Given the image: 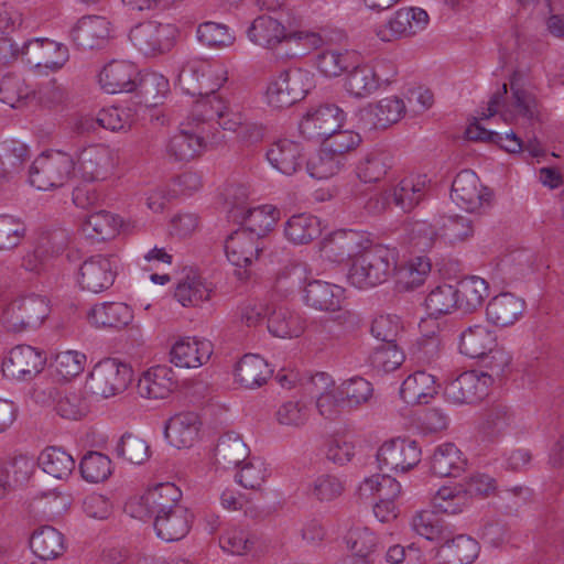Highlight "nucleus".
I'll use <instances>...</instances> for the list:
<instances>
[{
    "label": "nucleus",
    "mask_w": 564,
    "mask_h": 564,
    "mask_svg": "<svg viewBox=\"0 0 564 564\" xmlns=\"http://www.w3.org/2000/svg\"><path fill=\"white\" fill-rule=\"evenodd\" d=\"M397 267V250L377 245L354 258L347 278L358 289H370L387 282Z\"/></svg>",
    "instance_id": "f257e3e1"
},
{
    "label": "nucleus",
    "mask_w": 564,
    "mask_h": 564,
    "mask_svg": "<svg viewBox=\"0 0 564 564\" xmlns=\"http://www.w3.org/2000/svg\"><path fill=\"white\" fill-rule=\"evenodd\" d=\"M75 175V159L63 151L41 153L29 167V183L40 191L64 186Z\"/></svg>",
    "instance_id": "f03ea898"
},
{
    "label": "nucleus",
    "mask_w": 564,
    "mask_h": 564,
    "mask_svg": "<svg viewBox=\"0 0 564 564\" xmlns=\"http://www.w3.org/2000/svg\"><path fill=\"white\" fill-rule=\"evenodd\" d=\"M50 314L46 297L36 294L21 296L10 302L2 312V323L12 333L37 328Z\"/></svg>",
    "instance_id": "7ed1b4c3"
},
{
    "label": "nucleus",
    "mask_w": 564,
    "mask_h": 564,
    "mask_svg": "<svg viewBox=\"0 0 564 564\" xmlns=\"http://www.w3.org/2000/svg\"><path fill=\"white\" fill-rule=\"evenodd\" d=\"M248 37L253 43L263 47L272 48L282 41H304L313 48H318L324 44V39L319 33L295 31L285 32L284 25L271 15H260L253 20L248 29Z\"/></svg>",
    "instance_id": "20e7f679"
},
{
    "label": "nucleus",
    "mask_w": 564,
    "mask_h": 564,
    "mask_svg": "<svg viewBox=\"0 0 564 564\" xmlns=\"http://www.w3.org/2000/svg\"><path fill=\"white\" fill-rule=\"evenodd\" d=\"M133 378L132 368L115 358H106L93 368L87 387L93 394L110 398L127 390Z\"/></svg>",
    "instance_id": "39448f33"
},
{
    "label": "nucleus",
    "mask_w": 564,
    "mask_h": 564,
    "mask_svg": "<svg viewBox=\"0 0 564 564\" xmlns=\"http://www.w3.org/2000/svg\"><path fill=\"white\" fill-rule=\"evenodd\" d=\"M311 88L310 73L301 68L282 70L267 88L269 104L275 108H288L302 100Z\"/></svg>",
    "instance_id": "423d86ee"
},
{
    "label": "nucleus",
    "mask_w": 564,
    "mask_h": 564,
    "mask_svg": "<svg viewBox=\"0 0 564 564\" xmlns=\"http://www.w3.org/2000/svg\"><path fill=\"white\" fill-rule=\"evenodd\" d=\"M451 197L468 213H485L492 205L494 193L480 184L474 171L463 170L452 183Z\"/></svg>",
    "instance_id": "0eeeda50"
},
{
    "label": "nucleus",
    "mask_w": 564,
    "mask_h": 564,
    "mask_svg": "<svg viewBox=\"0 0 564 564\" xmlns=\"http://www.w3.org/2000/svg\"><path fill=\"white\" fill-rule=\"evenodd\" d=\"M376 457L381 470L405 473L420 463L421 448L416 441L399 437L384 442Z\"/></svg>",
    "instance_id": "6e6552de"
},
{
    "label": "nucleus",
    "mask_w": 564,
    "mask_h": 564,
    "mask_svg": "<svg viewBox=\"0 0 564 564\" xmlns=\"http://www.w3.org/2000/svg\"><path fill=\"white\" fill-rule=\"evenodd\" d=\"M240 202L234 203L232 208L229 210V218L232 221H240L242 228L240 231H248L249 237L254 240L261 241L262 238L271 231L276 224V216L279 212L272 206H263L259 208H246L243 199L247 197L245 189L241 187Z\"/></svg>",
    "instance_id": "1a4fd4ad"
},
{
    "label": "nucleus",
    "mask_w": 564,
    "mask_h": 564,
    "mask_svg": "<svg viewBox=\"0 0 564 564\" xmlns=\"http://www.w3.org/2000/svg\"><path fill=\"white\" fill-rule=\"evenodd\" d=\"M344 111L334 104L310 109L300 122L301 134L307 140H324L343 126Z\"/></svg>",
    "instance_id": "9d476101"
},
{
    "label": "nucleus",
    "mask_w": 564,
    "mask_h": 564,
    "mask_svg": "<svg viewBox=\"0 0 564 564\" xmlns=\"http://www.w3.org/2000/svg\"><path fill=\"white\" fill-rule=\"evenodd\" d=\"M226 82L227 77L223 73L209 72L206 75L197 62L187 63L178 72L182 90L192 97H199L197 100L212 99Z\"/></svg>",
    "instance_id": "9b49d317"
},
{
    "label": "nucleus",
    "mask_w": 564,
    "mask_h": 564,
    "mask_svg": "<svg viewBox=\"0 0 564 564\" xmlns=\"http://www.w3.org/2000/svg\"><path fill=\"white\" fill-rule=\"evenodd\" d=\"M113 254H96L86 259L79 268L78 283L83 290L99 293L109 289L117 274Z\"/></svg>",
    "instance_id": "f8f14e48"
},
{
    "label": "nucleus",
    "mask_w": 564,
    "mask_h": 564,
    "mask_svg": "<svg viewBox=\"0 0 564 564\" xmlns=\"http://www.w3.org/2000/svg\"><path fill=\"white\" fill-rule=\"evenodd\" d=\"M22 59L36 67L52 70L59 69L68 61V48L61 43L48 40L33 39L20 46Z\"/></svg>",
    "instance_id": "ddd939ff"
},
{
    "label": "nucleus",
    "mask_w": 564,
    "mask_h": 564,
    "mask_svg": "<svg viewBox=\"0 0 564 564\" xmlns=\"http://www.w3.org/2000/svg\"><path fill=\"white\" fill-rule=\"evenodd\" d=\"M44 354L29 345L13 347L2 361V372L11 379H30L44 368Z\"/></svg>",
    "instance_id": "4468645a"
},
{
    "label": "nucleus",
    "mask_w": 564,
    "mask_h": 564,
    "mask_svg": "<svg viewBox=\"0 0 564 564\" xmlns=\"http://www.w3.org/2000/svg\"><path fill=\"white\" fill-rule=\"evenodd\" d=\"M429 23V15L421 8H402L394 13L387 24L377 29V36L383 42H391L400 37L411 36L424 30Z\"/></svg>",
    "instance_id": "2eb2a0df"
},
{
    "label": "nucleus",
    "mask_w": 564,
    "mask_h": 564,
    "mask_svg": "<svg viewBox=\"0 0 564 564\" xmlns=\"http://www.w3.org/2000/svg\"><path fill=\"white\" fill-rule=\"evenodd\" d=\"M489 387V379H485L476 370H470L448 382L445 387V395L457 404H474L488 395Z\"/></svg>",
    "instance_id": "dca6fc26"
},
{
    "label": "nucleus",
    "mask_w": 564,
    "mask_h": 564,
    "mask_svg": "<svg viewBox=\"0 0 564 564\" xmlns=\"http://www.w3.org/2000/svg\"><path fill=\"white\" fill-rule=\"evenodd\" d=\"M264 246L261 241L249 237L248 231L236 230L227 237L225 241V252L231 264L238 267L236 274L240 280L248 278L247 268L252 263L253 259L259 256Z\"/></svg>",
    "instance_id": "f3484780"
},
{
    "label": "nucleus",
    "mask_w": 564,
    "mask_h": 564,
    "mask_svg": "<svg viewBox=\"0 0 564 564\" xmlns=\"http://www.w3.org/2000/svg\"><path fill=\"white\" fill-rule=\"evenodd\" d=\"M110 150L102 145H90L76 155L75 173L86 182L105 180L111 169Z\"/></svg>",
    "instance_id": "a211bd4d"
},
{
    "label": "nucleus",
    "mask_w": 564,
    "mask_h": 564,
    "mask_svg": "<svg viewBox=\"0 0 564 564\" xmlns=\"http://www.w3.org/2000/svg\"><path fill=\"white\" fill-rule=\"evenodd\" d=\"M194 116L205 122L217 117L219 127L232 132H237L245 121L242 113L235 111L227 100L217 94L212 99L195 100Z\"/></svg>",
    "instance_id": "6ab92c4d"
},
{
    "label": "nucleus",
    "mask_w": 564,
    "mask_h": 564,
    "mask_svg": "<svg viewBox=\"0 0 564 564\" xmlns=\"http://www.w3.org/2000/svg\"><path fill=\"white\" fill-rule=\"evenodd\" d=\"M109 22L101 17H83L70 30V39L79 50L101 48L109 37Z\"/></svg>",
    "instance_id": "aec40b11"
},
{
    "label": "nucleus",
    "mask_w": 564,
    "mask_h": 564,
    "mask_svg": "<svg viewBox=\"0 0 564 564\" xmlns=\"http://www.w3.org/2000/svg\"><path fill=\"white\" fill-rule=\"evenodd\" d=\"M206 122L196 119L194 106L185 122L178 127V161H191L199 158L205 151L204 133Z\"/></svg>",
    "instance_id": "412c9836"
},
{
    "label": "nucleus",
    "mask_w": 564,
    "mask_h": 564,
    "mask_svg": "<svg viewBox=\"0 0 564 564\" xmlns=\"http://www.w3.org/2000/svg\"><path fill=\"white\" fill-rule=\"evenodd\" d=\"M132 93L134 104L145 109L163 104L170 93L167 78L155 72H139Z\"/></svg>",
    "instance_id": "4be33fe9"
},
{
    "label": "nucleus",
    "mask_w": 564,
    "mask_h": 564,
    "mask_svg": "<svg viewBox=\"0 0 564 564\" xmlns=\"http://www.w3.org/2000/svg\"><path fill=\"white\" fill-rule=\"evenodd\" d=\"M137 389L142 398H169L176 389L175 373L171 367L158 365L143 372Z\"/></svg>",
    "instance_id": "5701e85b"
},
{
    "label": "nucleus",
    "mask_w": 564,
    "mask_h": 564,
    "mask_svg": "<svg viewBox=\"0 0 564 564\" xmlns=\"http://www.w3.org/2000/svg\"><path fill=\"white\" fill-rule=\"evenodd\" d=\"M265 155L269 163L285 175L296 173L306 161L302 144L289 139L272 143Z\"/></svg>",
    "instance_id": "b1692460"
},
{
    "label": "nucleus",
    "mask_w": 564,
    "mask_h": 564,
    "mask_svg": "<svg viewBox=\"0 0 564 564\" xmlns=\"http://www.w3.org/2000/svg\"><path fill=\"white\" fill-rule=\"evenodd\" d=\"M139 72L133 63L112 61L99 74V83L108 94L132 93Z\"/></svg>",
    "instance_id": "393cba45"
},
{
    "label": "nucleus",
    "mask_w": 564,
    "mask_h": 564,
    "mask_svg": "<svg viewBox=\"0 0 564 564\" xmlns=\"http://www.w3.org/2000/svg\"><path fill=\"white\" fill-rule=\"evenodd\" d=\"M212 289L206 280L193 267H184L178 272V304L184 307H197L209 300Z\"/></svg>",
    "instance_id": "a878e982"
},
{
    "label": "nucleus",
    "mask_w": 564,
    "mask_h": 564,
    "mask_svg": "<svg viewBox=\"0 0 564 564\" xmlns=\"http://www.w3.org/2000/svg\"><path fill=\"white\" fill-rule=\"evenodd\" d=\"M167 25L153 22L141 23L134 26L129 34L133 46L147 56L164 53L174 45L166 39L162 42V35L166 34Z\"/></svg>",
    "instance_id": "bb28decb"
},
{
    "label": "nucleus",
    "mask_w": 564,
    "mask_h": 564,
    "mask_svg": "<svg viewBox=\"0 0 564 564\" xmlns=\"http://www.w3.org/2000/svg\"><path fill=\"white\" fill-rule=\"evenodd\" d=\"M344 289L321 280H314L304 288V302L317 311H340Z\"/></svg>",
    "instance_id": "cd10ccee"
},
{
    "label": "nucleus",
    "mask_w": 564,
    "mask_h": 564,
    "mask_svg": "<svg viewBox=\"0 0 564 564\" xmlns=\"http://www.w3.org/2000/svg\"><path fill=\"white\" fill-rule=\"evenodd\" d=\"M525 303L522 299L509 292L494 296L487 304V319L496 326L513 325L522 315Z\"/></svg>",
    "instance_id": "c85d7f7f"
},
{
    "label": "nucleus",
    "mask_w": 564,
    "mask_h": 564,
    "mask_svg": "<svg viewBox=\"0 0 564 564\" xmlns=\"http://www.w3.org/2000/svg\"><path fill=\"white\" fill-rule=\"evenodd\" d=\"M479 544L469 535L448 536L437 551L442 564H470L478 556Z\"/></svg>",
    "instance_id": "c756f323"
},
{
    "label": "nucleus",
    "mask_w": 564,
    "mask_h": 564,
    "mask_svg": "<svg viewBox=\"0 0 564 564\" xmlns=\"http://www.w3.org/2000/svg\"><path fill=\"white\" fill-rule=\"evenodd\" d=\"M96 327L123 328L133 318L131 308L121 302H104L90 307L86 314Z\"/></svg>",
    "instance_id": "7c9ffc66"
},
{
    "label": "nucleus",
    "mask_w": 564,
    "mask_h": 564,
    "mask_svg": "<svg viewBox=\"0 0 564 564\" xmlns=\"http://www.w3.org/2000/svg\"><path fill=\"white\" fill-rule=\"evenodd\" d=\"M430 180L426 175L410 176L401 180L389 189L392 202L404 213L411 212L425 197Z\"/></svg>",
    "instance_id": "2f4dec72"
},
{
    "label": "nucleus",
    "mask_w": 564,
    "mask_h": 564,
    "mask_svg": "<svg viewBox=\"0 0 564 564\" xmlns=\"http://www.w3.org/2000/svg\"><path fill=\"white\" fill-rule=\"evenodd\" d=\"M390 82V77L382 78L372 66L362 64L354 66L348 73L345 87L350 95L365 98L377 91L382 84Z\"/></svg>",
    "instance_id": "473e14b6"
},
{
    "label": "nucleus",
    "mask_w": 564,
    "mask_h": 564,
    "mask_svg": "<svg viewBox=\"0 0 564 564\" xmlns=\"http://www.w3.org/2000/svg\"><path fill=\"white\" fill-rule=\"evenodd\" d=\"M273 369L259 355L247 354L235 369L236 381L247 389L261 387L271 378Z\"/></svg>",
    "instance_id": "72a5a7b5"
},
{
    "label": "nucleus",
    "mask_w": 564,
    "mask_h": 564,
    "mask_svg": "<svg viewBox=\"0 0 564 564\" xmlns=\"http://www.w3.org/2000/svg\"><path fill=\"white\" fill-rule=\"evenodd\" d=\"M458 310L473 313L482 306L489 295L488 282L477 275L465 276L455 286Z\"/></svg>",
    "instance_id": "f704fd0d"
},
{
    "label": "nucleus",
    "mask_w": 564,
    "mask_h": 564,
    "mask_svg": "<svg viewBox=\"0 0 564 564\" xmlns=\"http://www.w3.org/2000/svg\"><path fill=\"white\" fill-rule=\"evenodd\" d=\"M174 484H159L153 490L143 496L132 497L124 505V511L132 518L147 520L159 509V503L165 498V494H175Z\"/></svg>",
    "instance_id": "c9c22d12"
},
{
    "label": "nucleus",
    "mask_w": 564,
    "mask_h": 564,
    "mask_svg": "<svg viewBox=\"0 0 564 564\" xmlns=\"http://www.w3.org/2000/svg\"><path fill=\"white\" fill-rule=\"evenodd\" d=\"M268 329L279 338L299 337L305 329V322L297 313L279 305L270 310Z\"/></svg>",
    "instance_id": "e433bc0d"
},
{
    "label": "nucleus",
    "mask_w": 564,
    "mask_h": 564,
    "mask_svg": "<svg viewBox=\"0 0 564 564\" xmlns=\"http://www.w3.org/2000/svg\"><path fill=\"white\" fill-rule=\"evenodd\" d=\"M466 459L453 443H445L436 447L431 458V470L438 477H457L466 467Z\"/></svg>",
    "instance_id": "4c0bfd02"
},
{
    "label": "nucleus",
    "mask_w": 564,
    "mask_h": 564,
    "mask_svg": "<svg viewBox=\"0 0 564 564\" xmlns=\"http://www.w3.org/2000/svg\"><path fill=\"white\" fill-rule=\"evenodd\" d=\"M436 393L435 379L425 371L410 375L401 384L400 397L408 404H426Z\"/></svg>",
    "instance_id": "58836bf2"
},
{
    "label": "nucleus",
    "mask_w": 564,
    "mask_h": 564,
    "mask_svg": "<svg viewBox=\"0 0 564 564\" xmlns=\"http://www.w3.org/2000/svg\"><path fill=\"white\" fill-rule=\"evenodd\" d=\"M321 234V220L307 213L291 216L284 225V236L294 245H307Z\"/></svg>",
    "instance_id": "ea45409f"
},
{
    "label": "nucleus",
    "mask_w": 564,
    "mask_h": 564,
    "mask_svg": "<svg viewBox=\"0 0 564 564\" xmlns=\"http://www.w3.org/2000/svg\"><path fill=\"white\" fill-rule=\"evenodd\" d=\"M249 448L240 435L229 432L219 437L215 459L223 468H236L246 463Z\"/></svg>",
    "instance_id": "a19ab883"
},
{
    "label": "nucleus",
    "mask_w": 564,
    "mask_h": 564,
    "mask_svg": "<svg viewBox=\"0 0 564 564\" xmlns=\"http://www.w3.org/2000/svg\"><path fill=\"white\" fill-rule=\"evenodd\" d=\"M392 165L393 156L388 151L373 149L359 160L356 174L365 183H377L386 176Z\"/></svg>",
    "instance_id": "79ce46f5"
},
{
    "label": "nucleus",
    "mask_w": 564,
    "mask_h": 564,
    "mask_svg": "<svg viewBox=\"0 0 564 564\" xmlns=\"http://www.w3.org/2000/svg\"><path fill=\"white\" fill-rule=\"evenodd\" d=\"M358 234L352 230H337L326 236L321 242V251L326 258L341 262L357 252Z\"/></svg>",
    "instance_id": "37998d69"
},
{
    "label": "nucleus",
    "mask_w": 564,
    "mask_h": 564,
    "mask_svg": "<svg viewBox=\"0 0 564 564\" xmlns=\"http://www.w3.org/2000/svg\"><path fill=\"white\" fill-rule=\"evenodd\" d=\"M496 343L497 337L492 330L484 325H474L460 334L459 350L470 358H477L491 350Z\"/></svg>",
    "instance_id": "c03bdc74"
},
{
    "label": "nucleus",
    "mask_w": 564,
    "mask_h": 564,
    "mask_svg": "<svg viewBox=\"0 0 564 564\" xmlns=\"http://www.w3.org/2000/svg\"><path fill=\"white\" fill-rule=\"evenodd\" d=\"M30 546L39 558H57L65 551L64 536L55 528L43 525L31 535Z\"/></svg>",
    "instance_id": "a18cd8bd"
},
{
    "label": "nucleus",
    "mask_w": 564,
    "mask_h": 564,
    "mask_svg": "<svg viewBox=\"0 0 564 564\" xmlns=\"http://www.w3.org/2000/svg\"><path fill=\"white\" fill-rule=\"evenodd\" d=\"M43 471L56 479H66L75 469V459L61 447L48 446L39 456Z\"/></svg>",
    "instance_id": "49530a36"
},
{
    "label": "nucleus",
    "mask_w": 564,
    "mask_h": 564,
    "mask_svg": "<svg viewBox=\"0 0 564 564\" xmlns=\"http://www.w3.org/2000/svg\"><path fill=\"white\" fill-rule=\"evenodd\" d=\"M121 224L118 216L107 210H98L86 218L83 230L91 239L106 241L118 234Z\"/></svg>",
    "instance_id": "de8ad7c7"
},
{
    "label": "nucleus",
    "mask_w": 564,
    "mask_h": 564,
    "mask_svg": "<svg viewBox=\"0 0 564 564\" xmlns=\"http://www.w3.org/2000/svg\"><path fill=\"white\" fill-rule=\"evenodd\" d=\"M212 355V344L196 337L178 338V368H198Z\"/></svg>",
    "instance_id": "09e8293b"
},
{
    "label": "nucleus",
    "mask_w": 564,
    "mask_h": 564,
    "mask_svg": "<svg viewBox=\"0 0 564 564\" xmlns=\"http://www.w3.org/2000/svg\"><path fill=\"white\" fill-rule=\"evenodd\" d=\"M533 254L525 250L505 256L497 264V274L506 283L518 281L532 272Z\"/></svg>",
    "instance_id": "8fccbe9b"
},
{
    "label": "nucleus",
    "mask_w": 564,
    "mask_h": 564,
    "mask_svg": "<svg viewBox=\"0 0 564 564\" xmlns=\"http://www.w3.org/2000/svg\"><path fill=\"white\" fill-rule=\"evenodd\" d=\"M116 453L131 464L142 465L150 459L151 447L139 433L126 432L116 446Z\"/></svg>",
    "instance_id": "3c124183"
},
{
    "label": "nucleus",
    "mask_w": 564,
    "mask_h": 564,
    "mask_svg": "<svg viewBox=\"0 0 564 564\" xmlns=\"http://www.w3.org/2000/svg\"><path fill=\"white\" fill-rule=\"evenodd\" d=\"M32 97H35V90L31 89L23 78L8 74L0 80V101L11 108L28 105Z\"/></svg>",
    "instance_id": "603ef678"
},
{
    "label": "nucleus",
    "mask_w": 564,
    "mask_h": 564,
    "mask_svg": "<svg viewBox=\"0 0 564 564\" xmlns=\"http://www.w3.org/2000/svg\"><path fill=\"white\" fill-rule=\"evenodd\" d=\"M176 508L175 494H165V498L162 503H159L156 516L153 522V527L156 536L166 542H173L176 540V521L174 520V510Z\"/></svg>",
    "instance_id": "864d4df0"
},
{
    "label": "nucleus",
    "mask_w": 564,
    "mask_h": 564,
    "mask_svg": "<svg viewBox=\"0 0 564 564\" xmlns=\"http://www.w3.org/2000/svg\"><path fill=\"white\" fill-rule=\"evenodd\" d=\"M413 529L417 534L429 541H445L451 536L445 521L434 511H421L412 521Z\"/></svg>",
    "instance_id": "5fc2aeb1"
},
{
    "label": "nucleus",
    "mask_w": 564,
    "mask_h": 564,
    "mask_svg": "<svg viewBox=\"0 0 564 564\" xmlns=\"http://www.w3.org/2000/svg\"><path fill=\"white\" fill-rule=\"evenodd\" d=\"M513 420L514 415L510 408L497 402L484 412L480 430L489 437H497L512 424Z\"/></svg>",
    "instance_id": "6e6d98bb"
},
{
    "label": "nucleus",
    "mask_w": 564,
    "mask_h": 564,
    "mask_svg": "<svg viewBox=\"0 0 564 564\" xmlns=\"http://www.w3.org/2000/svg\"><path fill=\"white\" fill-rule=\"evenodd\" d=\"M430 316L440 317L458 310L455 286L442 284L432 290L425 299Z\"/></svg>",
    "instance_id": "4d7b16f0"
},
{
    "label": "nucleus",
    "mask_w": 564,
    "mask_h": 564,
    "mask_svg": "<svg viewBox=\"0 0 564 564\" xmlns=\"http://www.w3.org/2000/svg\"><path fill=\"white\" fill-rule=\"evenodd\" d=\"M478 358L481 360V367L485 369L479 373L485 379H489V386L496 380L501 381L511 364L509 352L503 348H498L497 345L491 350H487L486 355Z\"/></svg>",
    "instance_id": "13d9d810"
},
{
    "label": "nucleus",
    "mask_w": 564,
    "mask_h": 564,
    "mask_svg": "<svg viewBox=\"0 0 564 564\" xmlns=\"http://www.w3.org/2000/svg\"><path fill=\"white\" fill-rule=\"evenodd\" d=\"M79 471L83 478L89 482L104 481L111 474V460L102 453L88 452L79 463Z\"/></svg>",
    "instance_id": "bf43d9fd"
},
{
    "label": "nucleus",
    "mask_w": 564,
    "mask_h": 564,
    "mask_svg": "<svg viewBox=\"0 0 564 564\" xmlns=\"http://www.w3.org/2000/svg\"><path fill=\"white\" fill-rule=\"evenodd\" d=\"M351 54L347 51L324 50L316 55L315 65L326 77H337L351 66Z\"/></svg>",
    "instance_id": "052dcab7"
},
{
    "label": "nucleus",
    "mask_w": 564,
    "mask_h": 564,
    "mask_svg": "<svg viewBox=\"0 0 564 564\" xmlns=\"http://www.w3.org/2000/svg\"><path fill=\"white\" fill-rule=\"evenodd\" d=\"M408 243L420 252L430 250L438 231L425 220L410 221L404 225Z\"/></svg>",
    "instance_id": "680f3d73"
},
{
    "label": "nucleus",
    "mask_w": 564,
    "mask_h": 564,
    "mask_svg": "<svg viewBox=\"0 0 564 564\" xmlns=\"http://www.w3.org/2000/svg\"><path fill=\"white\" fill-rule=\"evenodd\" d=\"M343 164L339 156L334 155L322 145L318 153L306 161V169L312 177L326 180L337 174Z\"/></svg>",
    "instance_id": "e2e57ef3"
},
{
    "label": "nucleus",
    "mask_w": 564,
    "mask_h": 564,
    "mask_svg": "<svg viewBox=\"0 0 564 564\" xmlns=\"http://www.w3.org/2000/svg\"><path fill=\"white\" fill-rule=\"evenodd\" d=\"M360 490L377 494L378 499L388 501V507H391V501L394 502L401 494V485L390 475H373L365 479Z\"/></svg>",
    "instance_id": "0e129e2a"
},
{
    "label": "nucleus",
    "mask_w": 564,
    "mask_h": 564,
    "mask_svg": "<svg viewBox=\"0 0 564 564\" xmlns=\"http://www.w3.org/2000/svg\"><path fill=\"white\" fill-rule=\"evenodd\" d=\"M362 139L359 133L350 130H339L327 135L323 141L322 145L325 150L332 152L334 155L339 156L341 161L345 159V154L355 150Z\"/></svg>",
    "instance_id": "69168bd1"
},
{
    "label": "nucleus",
    "mask_w": 564,
    "mask_h": 564,
    "mask_svg": "<svg viewBox=\"0 0 564 564\" xmlns=\"http://www.w3.org/2000/svg\"><path fill=\"white\" fill-rule=\"evenodd\" d=\"M197 37L203 44L218 48L230 46L235 41L227 25L212 21L199 24Z\"/></svg>",
    "instance_id": "338daca9"
},
{
    "label": "nucleus",
    "mask_w": 564,
    "mask_h": 564,
    "mask_svg": "<svg viewBox=\"0 0 564 564\" xmlns=\"http://www.w3.org/2000/svg\"><path fill=\"white\" fill-rule=\"evenodd\" d=\"M338 389L344 398L346 405L358 406L369 401L372 397V386L361 377H354L344 381Z\"/></svg>",
    "instance_id": "774afa93"
}]
</instances>
